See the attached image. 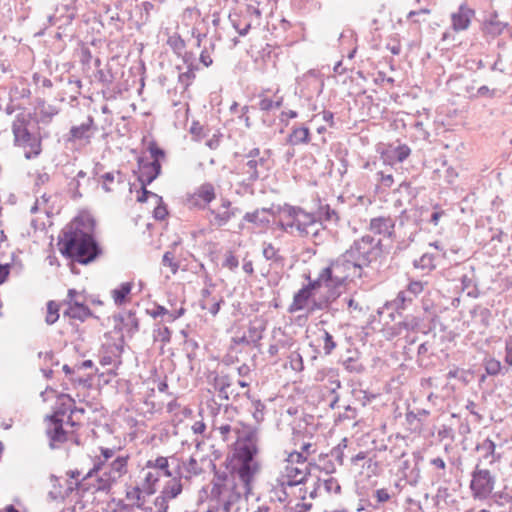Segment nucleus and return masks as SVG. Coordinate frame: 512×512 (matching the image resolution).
Here are the masks:
<instances>
[{
  "mask_svg": "<svg viewBox=\"0 0 512 512\" xmlns=\"http://www.w3.org/2000/svg\"><path fill=\"white\" fill-rule=\"evenodd\" d=\"M96 221L88 213L79 214L64 226L58 236L61 255L73 263L89 265L103 250L95 237Z\"/></svg>",
  "mask_w": 512,
  "mask_h": 512,
  "instance_id": "f257e3e1",
  "label": "nucleus"
},
{
  "mask_svg": "<svg viewBox=\"0 0 512 512\" xmlns=\"http://www.w3.org/2000/svg\"><path fill=\"white\" fill-rule=\"evenodd\" d=\"M382 240L366 234L355 239L344 252L358 266V278L363 276V269L376 262L383 253Z\"/></svg>",
  "mask_w": 512,
  "mask_h": 512,
  "instance_id": "f03ea898",
  "label": "nucleus"
},
{
  "mask_svg": "<svg viewBox=\"0 0 512 512\" xmlns=\"http://www.w3.org/2000/svg\"><path fill=\"white\" fill-rule=\"evenodd\" d=\"M345 256L346 254L343 252L324 268V275L330 277L333 284L332 300L340 296L351 278L358 277V266Z\"/></svg>",
  "mask_w": 512,
  "mask_h": 512,
  "instance_id": "7ed1b4c3",
  "label": "nucleus"
},
{
  "mask_svg": "<svg viewBox=\"0 0 512 512\" xmlns=\"http://www.w3.org/2000/svg\"><path fill=\"white\" fill-rule=\"evenodd\" d=\"M225 468L229 473L236 475L243 484V493L248 496L252 491V483L256 474L261 470L260 463L255 461H237L225 460Z\"/></svg>",
  "mask_w": 512,
  "mask_h": 512,
  "instance_id": "20e7f679",
  "label": "nucleus"
},
{
  "mask_svg": "<svg viewBox=\"0 0 512 512\" xmlns=\"http://www.w3.org/2000/svg\"><path fill=\"white\" fill-rule=\"evenodd\" d=\"M495 485V476L486 468H482L476 464L471 473L470 490L474 499H487Z\"/></svg>",
  "mask_w": 512,
  "mask_h": 512,
  "instance_id": "39448f33",
  "label": "nucleus"
},
{
  "mask_svg": "<svg viewBox=\"0 0 512 512\" xmlns=\"http://www.w3.org/2000/svg\"><path fill=\"white\" fill-rule=\"evenodd\" d=\"M63 305H67V309L63 312L64 317L84 322L93 316L91 309L85 304V297L76 289H69L67 298L63 300Z\"/></svg>",
  "mask_w": 512,
  "mask_h": 512,
  "instance_id": "423d86ee",
  "label": "nucleus"
},
{
  "mask_svg": "<svg viewBox=\"0 0 512 512\" xmlns=\"http://www.w3.org/2000/svg\"><path fill=\"white\" fill-rule=\"evenodd\" d=\"M256 431L250 430L242 437H238L237 443L232 455H227L225 460L237 461H255L258 453Z\"/></svg>",
  "mask_w": 512,
  "mask_h": 512,
  "instance_id": "0eeeda50",
  "label": "nucleus"
},
{
  "mask_svg": "<svg viewBox=\"0 0 512 512\" xmlns=\"http://www.w3.org/2000/svg\"><path fill=\"white\" fill-rule=\"evenodd\" d=\"M243 158L247 159V161L242 164L241 170L243 174L247 175V181L251 184L260 179V168L269 169L267 157L261 156V151L258 147L249 150L243 155Z\"/></svg>",
  "mask_w": 512,
  "mask_h": 512,
  "instance_id": "6e6552de",
  "label": "nucleus"
},
{
  "mask_svg": "<svg viewBox=\"0 0 512 512\" xmlns=\"http://www.w3.org/2000/svg\"><path fill=\"white\" fill-rule=\"evenodd\" d=\"M240 212L237 207H232V202L225 197L221 198V204L217 208L208 207L207 218L212 227L221 228Z\"/></svg>",
  "mask_w": 512,
  "mask_h": 512,
  "instance_id": "1a4fd4ad",
  "label": "nucleus"
},
{
  "mask_svg": "<svg viewBox=\"0 0 512 512\" xmlns=\"http://www.w3.org/2000/svg\"><path fill=\"white\" fill-rule=\"evenodd\" d=\"M98 131V127L95 124L94 117L88 115L86 121L80 125H74L70 128L69 132L65 135L66 143H83L88 145L91 143L92 138Z\"/></svg>",
  "mask_w": 512,
  "mask_h": 512,
  "instance_id": "9d476101",
  "label": "nucleus"
},
{
  "mask_svg": "<svg viewBox=\"0 0 512 512\" xmlns=\"http://www.w3.org/2000/svg\"><path fill=\"white\" fill-rule=\"evenodd\" d=\"M46 423L45 434L49 440V448L52 450L59 449L69 441V437L73 436V431L64 429V422L44 420Z\"/></svg>",
  "mask_w": 512,
  "mask_h": 512,
  "instance_id": "9b49d317",
  "label": "nucleus"
},
{
  "mask_svg": "<svg viewBox=\"0 0 512 512\" xmlns=\"http://www.w3.org/2000/svg\"><path fill=\"white\" fill-rule=\"evenodd\" d=\"M283 209L286 211V217H300L301 223L298 225V236L300 237L309 236L311 232L310 229L314 228L318 223L316 214L306 212L299 206H292L285 203V207Z\"/></svg>",
  "mask_w": 512,
  "mask_h": 512,
  "instance_id": "f8f14e48",
  "label": "nucleus"
},
{
  "mask_svg": "<svg viewBox=\"0 0 512 512\" xmlns=\"http://www.w3.org/2000/svg\"><path fill=\"white\" fill-rule=\"evenodd\" d=\"M161 171L160 161H149L145 157H138L137 170H134L133 173L138 174L137 180L139 183H152L159 177Z\"/></svg>",
  "mask_w": 512,
  "mask_h": 512,
  "instance_id": "ddd939ff",
  "label": "nucleus"
},
{
  "mask_svg": "<svg viewBox=\"0 0 512 512\" xmlns=\"http://www.w3.org/2000/svg\"><path fill=\"white\" fill-rule=\"evenodd\" d=\"M310 474L309 465H286L285 473L282 475V480L280 481V486L293 487L306 483Z\"/></svg>",
  "mask_w": 512,
  "mask_h": 512,
  "instance_id": "4468645a",
  "label": "nucleus"
},
{
  "mask_svg": "<svg viewBox=\"0 0 512 512\" xmlns=\"http://www.w3.org/2000/svg\"><path fill=\"white\" fill-rule=\"evenodd\" d=\"M76 410L75 400L69 394L61 393L57 396L52 413L46 415L44 420L64 422V417L69 413L76 414Z\"/></svg>",
  "mask_w": 512,
  "mask_h": 512,
  "instance_id": "2eb2a0df",
  "label": "nucleus"
},
{
  "mask_svg": "<svg viewBox=\"0 0 512 512\" xmlns=\"http://www.w3.org/2000/svg\"><path fill=\"white\" fill-rule=\"evenodd\" d=\"M115 454V451L111 448H101V455L103 459L100 457H95L93 467L87 472V474L80 481H76L74 484L72 482L69 483L67 488L66 496L71 493L74 489L83 488L84 490V482L94 475H97L100 471H102L105 467L106 461L112 458Z\"/></svg>",
  "mask_w": 512,
  "mask_h": 512,
  "instance_id": "dca6fc26",
  "label": "nucleus"
},
{
  "mask_svg": "<svg viewBox=\"0 0 512 512\" xmlns=\"http://www.w3.org/2000/svg\"><path fill=\"white\" fill-rule=\"evenodd\" d=\"M475 451L479 454L477 464L481 467L483 463L494 464L501 459V454L496 452V444L489 437L477 442Z\"/></svg>",
  "mask_w": 512,
  "mask_h": 512,
  "instance_id": "f3484780",
  "label": "nucleus"
},
{
  "mask_svg": "<svg viewBox=\"0 0 512 512\" xmlns=\"http://www.w3.org/2000/svg\"><path fill=\"white\" fill-rule=\"evenodd\" d=\"M30 124V114L20 113L15 117L12 124V132L16 145H21L24 142L30 141L32 134L28 126Z\"/></svg>",
  "mask_w": 512,
  "mask_h": 512,
  "instance_id": "a211bd4d",
  "label": "nucleus"
},
{
  "mask_svg": "<svg viewBox=\"0 0 512 512\" xmlns=\"http://www.w3.org/2000/svg\"><path fill=\"white\" fill-rule=\"evenodd\" d=\"M475 16V11L462 3L458 10L451 14V27L455 32L467 30L470 26L472 18Z\"/></svg>",
  "mask_w": 512,
  "mask_h": 512,
  "instance_id": "6ab92c4d",
  "label": "nucleus"
},
{
  "mask_svg": "<svg viewBox=\"0 0 512 512\" xmlns=\"http://www.w3.org/2000/svg\"><path fill=\"white\" fill-rule=\"evenodd\" d=\"M411 153V149L406 144H389L382 151L381 157L385 163L394 165L396 163H402Z\"/></svg>",
  "mask_w": 512,
  "mask_h": 512,
  "instance_id": "aec40b11",
  "label": "nucleus"
},
{
  "mask_svg": "<svg viewBox=\"0 0 512 512\" xmlns=\"http://www.w3.org/2000/svg\"><path fill=\"white\" fill-rule=\"evenodd\" d=\"M395 221L391 217H375L370 220L369 230L378 235L392 238L395 233Z\"/></svg>",
  "mask_w": 512,
  "mask_h": 512,
  "instance_id": "412c9836",
  "label": "nucleus"
},
{
  "mask_svg": "<svg viewBox=\"0 0 512 512\" xmlns=\"http://www.w3.org/2000/svg\"><path fill=\"white\" fill-rule=\"evenodd\" d=\"M172 459H174V457H172ZM175 460L179 462L177 458H175ZM174 474V478L166 483V485L164 486L160 493L168 501L175 499L178 495L181 494L183 490V486L181 483L182 473L180 463L177 464V468L175 469Z\"/></svg>",
  "mask_w": 512,
  "mask_h": 512,
  "instance_id": "4be33fe9",
  "label": "nucleus"
},
{
  "mask_svg": "<svg viewBox=\"0 0 512 512\" xmlns=\"http://www.w3.org/2000/svg\"><path fill=\"white\" fill-rule=\"evenodd\" d=\"M470 315L475 324H477L483 330H486L491 323L492 312L489 308L484 307L482 305H475L471 311Z\"/></svg>",
  "mask_w": 512,
  "mask_h": 512,
  "instance_id": "5701e85b",
  "label": "nucleus"
},
{
  "mask_svg": "<svg viewBox=\"0 0 512 512\" xmlns=\"http://www.w3.org/2000/svg\"><path fill=\"white\" fill-rule=\"evenodd\" d=\"M124 181V174L121 170L105 172L103 173V175H100V178H98V183L101 184V188L106 193H111L114 191L112 187V184L114 182H117L118 184H123Z\"/></svg>",
  "mask_w": 512,
  "mask_h": 512,
  "instance_id": "b1692460",
  "label": "nucleus"
},
{
  "mask_svg": "<svg viewBox=\"0 0 512 512\" xmlns=\"http://www.w3.org/2000/svg\"><path fill=\"white\" fill-rule=\"evenodd\" d=\"M461 289L466 292L467 296L477 298L480 294L477 279L475 277L474 269H471L469 273H464L460 277Z\"/></svg>",
  "mask_w": 512,
  "mask_h": 512,
  "instance_id": "393cba45",
  "label": "nucleus"
},
{
  "mask_svg": "<svg viewBox=\"0 0 512 512\" xmlns=\"http://www.w3.org/2000/svg\"><path fill=\"white\" fill-rule=\"evenodd\" d=\"M423 461V456L420 452L412 453V467L409 471H404V479L411 486H416L421 478L419 464Z\"/></svg>",
  "mask_w": 512,
  "mask_h": 512,
  "instance_id": "a878e982",
  "label": "nucleus"
},
{
  "mask_svg": "<svg viewBox=\"0 0 512 512\" xmlns=\"http://www.w3.org/2000/svg\"><path fill=\"white\" fill-rule=\"evenodd\" d=\"M312 296L313 294L308 290V288L303 286L294 294L293 301L290 304L288 311L290 313H294L305 309Z\"/></svg>",
  "mask_w": 512,
  "mask_h": 512,
  "instance_id": "bb28decb",
  "label": "nucleus"
},
{
  "mask_svg": "<svg viewBox=\"0 0 512 512\" xmlns=\"http://www.w3.org/2000/svg\"><path fill=\"white\" fill-rule=\"evenodd\" d=\"M115 320L120 321L127 330V333L132 337L140 329L139 319L136 317L134 311L129 310L125 315L119 314L114 316Z\"/></svg>",
  "mask_w": 512,
  "mask_h": 512,
  "instance_id": "cd10ccee",
  "label": "nucleus"
},
{
  "mask_svg": "<svg viewBox=\"0 0 512 512\" xmlns=\"http://www.w3.org/2000/svg\"><path fill=\"white\" fill-rule=\"evenodd\" d=\"M306 279L309 280V283L304 285L308 290L313 294L314 291L318 290L322 285L328 288L329 297H332L333 284L331 282L330 277H326L324 275V268L319 273L318 277L314 280H311L310 275L306 276Z\"/></svg>",
  "mask_w": 512,
  "mask_h": 512,
  "instance_id": "c85d7f7f",
  "label": "nucleus"
},
{
  "mask_svg": "<svg viewBox=\"0 0 512 512\" xmlns=\"http://www.w3.org/2000/svg\"><path fill=\"white\" fill-rule=\"evenodd\" d=\"M196 196L208 209L209 204L216 199L215 187L210 182H205L195 189Z\"/></svg>",
  "mask_w": 512,
  "mask_h": 512,
  "instance_id": "c756f323",
  "label": "nucleus"
},
{
  "mask_svg": "<svg viewBox=\"0 0 512 512\" xmlns=\"http://www.w3.org/2000/svg\"><path fill=\"white\" fill-rule=\"evenodd\" d=\"M263 257L271 261L272 264L283 267L285 258L280 254L279 249L275 248L272 243H263V251H262Z\"/></svg>",
  "mask_w": 512,
  "mask_h": 512,
  "instance_id": "7c9ffc66",
  "label": "nucleus"
},
{
  "mask_svg": "<svg viewBox=\"0 0 512 512\" xmlns=\"http://www.w3.org/2000/svg\"><path fill=\"white\" fill-rule=\"evenodd\" d=\"M287 142L291 145L308 144L310 142L309 129L307 127L293 128Z\"/></svg>",
  "mask_w": 512,
  "mask_h": 512,
  "instance_id": "2f4dec72",
  "label": "nucleus"
},
{
  "mask_svg": "<svg viewBox=\"0 0 512 512\" xmlns=\"http://www.w3.org/2000/svg\"><path fill=\"white\" fill-rule=\"evenodd\" d=\"M506 27L507 23L498 20L496 12L491 14L490 18L484 22L485 32L493 36L500 35Z\"/></svg>",
  "mask_w": 512,
  "mask_h": 512,
  "instance_id": "473e14b6",
  "label": "nucleus"
},
{
  "mask_svg": "<svg viewBox=\"0 0 512 512\" xmlns=\"http://www.w3.org/2000/svg\"><path fill=\"white\" fill-rule=\"evenodd\" d=\"M243 221L252 223L258 228H268L270 225L269 218L265 214H262L260 209L245 213Z\"/></svg>",
  "mask_w": 512,
  "mask_h": 512,
  "instance_id": "72a5a7b5",
  "label": "nucleus"
},
{
  "mask_svg": "<svg viewBox=\"0 0 512 512\" xmlns=\"http://www.w3.org/2000/svg\"><path fill=\"white\" fill-rule=\"evenodd\" d=\"M404 329L406 331H422V320L413 315H407L402 321L396 324L394 329Z\"/></svg>",
  "mask_w": 512,
  "mask_h": 512,
  "instance_id": "f704fd0d",
  "label": "nucleus"
},
{
  "mask_svg": "<svg viewBox=\"0 0 512 512\" xmlns=\"http://www.w3.org/2000/svg\"><path fill=\"white\" fill-rule=\"evenodd\" d=\"M131 282L121 283L120 286L114 290H112V298L116 305H122L127 301L128 295L132 290Z\"/></svg>",
  "mask_w": 512,
  "mask_h": 512,
  "instance_id": "c9c22d12",
  "label": "nucleus"
},
{
  "mask_svg": "<svg viewBox=\"0 0 512 512\" xmlns=\"http://www.w3.org/2000/svg\"><path fill=\"white\" fill-rule=\"evenodd\" d=\"M245 396L251 400L253 406V418L257 423H261L265 417V404L260 399H255L249 391L245 393Z\"/></svg>",
  "mask_w": 512,
  "mask_h": 512,
  "instance_id": "e433bc0d",
  "label": "nucleus"
},
{
  "mask_svg": "<svg viewBox=\"0 0 512 512\" xmlns=\"http://www.w3.org/2000/svg\"><path fill=\"white\" fill-rule=\"evenodd\" d=\"M147 468H155L162 471L166 477L173 476V473L169 469L168 458L164 456H158L155 460H148L146 463Z\"/></svg>",
  "mask_w": 512,
  "mask_h": 512,
  "instance_id": "4c0bfd02",
  "label": "nucleus"
},
{
  "mask_svg": "<svg viewBox=\"0 0 512 512\" xmlns=\"http://www.w3.org/2000/svg\"><path fill=\"white\" fill-rule=\"evenodd\" d=\"M20 146L29 147L30 151L25 152L26 159L36 158L41 154V139L35 135L31 137L30 141L22 143Z\"/></svg>",
  "mask_w": 512,
  "mask_h": 512,
  "instance_id": "58836bf2",
  "label": "nucleus"
},
{
  "mask_svg": "<svg viewBox=\"0 0 512 512\" xmlns=\"http://www.w3.org/2000/svg\"><path fill=\"white\" fill-rule=\"evenodd\" d=\"M215 389L219 392V397L221 399L228 400L229 392L228 388L231 386L230 377L228 375H223L221 377L216 376L214 379Z\"/></svg>",
  "mask_w": 512,
  "mask_h": 512,
  "instance_id": "ea45409f",
  "label": "nucleus"
},
{
  "mask_svg": "<svg viewBox=\"0 0 512 512\" xmlns=\"http://www.w3.org/2000/svg\"><path fill=\"white\" fill-rule=\"evenodd\" d=\"M128 456H118L114 459L108 467L112 470V474H115L119 479L127 473Z\"/></svg>",
  "mask_w": 512,
  "mask_h": 512,
  "instance_id": "a19ab883",
  "label": "nucleus"
},
{
  "mask_svg": "<svg viewBox=\"0 0 512 512\" xmlns=\"http://www.w3.org/2000/svg\"><path fill=\"white\" fill-rule=\"evenodd\" d=\"M356 356H350L342 361L344 368L350 373H362L364 366L359 361L358 352H355Z\"/></svg>",
  "mask_w": 512,
  "mask_h": 512,
  "instance_id": "79ce46f5",
  "label": "nucleus"
},
{
  "mask_svg": "<svg viewBox=\"0 0 512 512\" xmlns=\"http://www.w3.org/2000/svg\"><path fill=\"white\" fill-rule=\"evenodd\" d=\"M316 216L317 222L319 221L320 223L322 220L335 222L339 220L337 212L334 209H332L328 204L321 205L318 209Z\"/></svg>",
  "mask_w": 512,
  "mask_h": 512,
  "instance_id": "37998d69",
  "label": "nucleus"
},
{
  "mask_svg": "<svg viewBox=\"0 0 512 512\" xmlns=\"http://www.w3.org/2000/svg\"><path fill=\"white\" fill-rule=\"evenodd\" d=\"M319 340H321L323 343L322 348L324 355L326 356L332 354L334 349L337 347V342L335 341L334 337L325 329L322 331V335Z\"/></svg>",
  "mask_w": 512,
  "mask_h": 512,
  "instance_id": "c03bdc74",
  "label": "nucleus"
},
{
  "mask_svg": "<svg viewBox=\"0 0 512 512\" xmlns=\"http://www.w3.org/2000/svg\"><path fill=\"white\" fill-rule=\"evenodd\" d=\"M407 429L410 432H420L422 429V419L419 414H415L413 411H408L405 415Z\"/></svg>",
  "mask_w": 512,
  "mask_h": 512,
  "instance_id": "a18cd8bd",
  "label": "nucleus"
},
{
  "mask_svg": "<svg viewBox=\"0 0 512 512\" xmlns=\"http://www.w3.org/2000/svg\"><path fill=\"white\" fill-rule=\"evenodd\" d=\"M224 302L223 297H220L219 299L213 298L211 303L209 300L201 299L199 305L201 309L208 310L213 316H216Z\"/></svg>",
  "mask_w": 512,
  "mask_h": 512,
  "instance_id": "49530a36",
  "label": "nucleus"
},
{
  "mask_svg": "<svg viewBox=\"0 0 512 512\" xmlns=\"http://www.w3.org/2000/svg\"><path fill=\"white\" fill-rule=\"evenodd\" d=\"M60 304L50 300L47 303V315L45 321L48 325L54 324L59 319Z\"/></svg>",
  "mask_w": 512,
  "mask_h": 512,
  "instance_id": "de8ad7c7",
  "label": "nucleus"
},
{
  "mask_svg": "<svg viewBox=\"0 0 512 512\" xmlns=\"http://www.w3.org/2000/svg\"><path fill=\"white\" fill-rule=\"evenodd\" d=\"M196 78V74L192 72V69H188L185 72H180L178 75V84L182 87V93L188 90Z\"/></svg>",
  "mask_w": 512,
  "mask_h": 512,
  "instance_id": "09e8293b",
  "label": "nucleus"
},
{
  "mask_svg": "<svg viewBox=\"0 0 512 512\" xmlns=\"http://www.w3.org/2000/svg\"><path fill=\"white\" fill-rule=\"evenodd\" d=\"M330 299H332V297H329V295L327 297H325L324 299H320V300L314 299L312 301L311 305L308 307V310H307L308 314H312L315 311H319V310H326L327 312H329L331 310Z\"/></svg>",
  "mask_w": 512,
  "mask_h": 512,
  "instance_id": "8fccbe9b",
  "label": "nucleus"
},
{
  "mask_svg": "<svg viewBox=\"0 0 512 512\" xmlns=\"http://www.w3.org/2000/svg\"><path fill=\"white\" fill-rule=\"evenodd\" d=\"M80 186V181L74 177H72L67 183V193L70 195V198L74 201L79 200L83 197V194L80 191Z\"/></svg>",
  "mask_w": 512,
  "mask_h": 512,
  "instance_id": "3c124183",
  "label": "nucleus"
},
{
  "mask_svg": "<svg viewBox=\"0 0 512 512\" xmlns=\"http://www.w3.org/2000/svg\"><path fill=\"white\" fill-rule=\"evenodd\" d=\"M424 285L425 283L422 281H410L406 289L401 291V299H403L406 294H411L412 296L417 297L423 292Z\"/></svg>",
  "mask_w": 512,
  "mask_h": 512,
  "instance_id": "603ef678",
  "label": "nucleus"
},
{
  "mask_svg": "<svg viewBox=\"0 0 512 512\" xmlns=\"http://www.w3.org/2000/svg\"><path fill=\"white\" fill-rule=\"evenodd\" d=\"M485 371L490 376H496L501 373L502 365L499 360L495 358L485 359L484 361Z\"/></svg>",
  "mask_w": 512,
  "mask_h": 512,
  "instance_id": "864d4df0",
  "label": "nucleus"
},
{
  "mask_svg": "<svg viewBox=\"0 0 512 512\" xmlns=\"http://www.w3.org/2000/svg\"><path fill=\"white\" fill-rule=\"evenodd\" d=\"M167 44L177 54L182 55L185 49V41L179 35H173L168 38Z\"/></svg>",
  "mask_w": 512,
  "mask_h": 512,
  "instance_id": "5fc2aeb1",
  "label": "nucleus"
},
{
  "mask_svg": "<svg viewBox=\"0 0 512 512\" xmlns=\"http://www.w3.org/2000/svg\"><path fill=\"white\" fill-rule=\"evenodd\" d=\"M414 266L421 269H433L435 268L434 256L432 254L425 253L418 260L414 261Z\"/></svg>",
  "mask_w": 512,
  "mask_h": 512,
  "instance_id": "6e6d98bb",
  "label": "nucleus"
},
{
  "mask_svg": "<svg viewBox=\"0 0 512 512\" xmlns=\"http://www.w3.org/2000/svg\"><path fill=\"white\" fill-rule=\"evenodd\" d=\"M96 79L105 86H110L114 81V75L111 69H97L95 74Z\"/></svg>",
  "mask_w": 512,
  "mask_h": 512,
  "instance_id": "4d7b16f0",
  "label": "nucleus"
},
{
  "mask_svg": "<svg viewBox=\"0 0 512 512\" xmlns=\"http://www.w3.org/2000/svg\"><path fill=\"white\" fill-rule=\"evenodd\" d=\"M212 484L210 492V500L215 501L217 505H220L223 501V493L226 490V485Z\"/></svg>",
  "mask_w": 512,
  "mask_h": 512,
  "instance_id": "13d9d810",
  "label": "nucleus"
},
{
  "mask_svg": "<svg viewBox=\"0 0 512 512\" xmlns=\"http://www.w3.org/2000/svg\"><path fill=\"white\" fill-rule=\"evenodd\" d=\"M415 297L411 294H406L403 299H401V291L397 294L396 298L390 303L392 307L396 310L404 309L407 304H411Z\"/></svg>",
  "mask_w": 512,
  "mask_h": 512,
  "instance_id": "bf43d9fd",
  "label": "nucleus"
},
{
  "mask_svg": "<svg viewBox=\"0 0 512 512\" xmlns=\"http://www.w3.org/2000/svg\"><path fill=\"white\" fill-rule=\"evenodd\" d=\"M322 485H323L324 490L328 494H330V493L339 494L341 492V486H340L338 480L333 477H329V478L323 480Z\"/></svg>",
  "mask_w": 512,
  "mask_h": 512,
  "instance_id": "052dcab7",
  "label": "nucleus"
},
{
  "mask_svg": "<svg viewBox=\"0 0 512 512\" xmlns=\"http://www.w3.org/2000/svg\"><path fill=\"white\" fill-rule=\"evenodd\" d=\"M140 184H141V187L138 191L137 202L145 203L149 197H153L155 199H157L159 197L158 194L147 189V186L150 185L151 183H140Z\"/></svg>",
  "mask_w": 512,
  "mask_h": 512,
  "instance_id": "680f3d73",
  "label": "nucleus"
},
{
  "mask_svg": "<svg viewBox=\"0 0 512 512\" xmlns=\"http://www.w3.org/2000/svg\"><path fill=\"white\" fill-rule=\"evenodd\" d=\"M286 462H287V465L296 464V465H299V466H303V465L311 466V463H307L306 457L303 456V453L302 452H297V451L291 452L288 455V457L286 459Z\"/></svg>",
  "mask_w": 512,
  "mask_h": 512,
  "instance_id": "e2e57ef3",
  "label": "nucleus"
},
{
  "mask_svg": "<svg viewBox=\"0 0 512 512\" xmlns=\"http://www.w3.org/2000/svg\"><path fill=\"white\" fill-rule=\"evenodd\" d=\"M183 467L185 471L190 475L198 476L203 471L194 457H190L187 462H184Z\"/></svg>",
  "mask_w": 512,
  "mask_h": 512,
  "instance_id": "0e129e2a",
  "label": "nucleus"
},
{
  "mask_svg": "<svg viewBox=\"0 0 512 512\" xmlns=\"http://www.w3.org/2000/svg\"><path fill=\"white\" fill-rule=\"evenodd\" d=\"M229 19L231 21L232 26L237 30L239 35L245 36L248 34L251 24L249 22L245 23V25L242 27L240 23V18L237 15H229Z\"/></svg>",
  "mask_w": 512,
  "mask_h": 512,
  "instance_id": "69168bd1",
  "label": "nucleus"
},
{
  "mask_svg": "<svg viewBox=\"0 0 512 512\" xmlns=\"http://www.w3.org/2000/svg\"><path fill=\"white\" fill-rule=\"evenodd\" d=\"M162 265L168 266L173 274H176L179 269V263L174 261V253L166 251L162 257Z\"/></svg>",
  "mask_w": 512,
  "mask_h": 512,
  "instance_id": "338daca9",
  "label": "nucleus"
},
{
  "mask_svg": "<svg viewBox=\"0 0 512 512\" xmlns=\"http://www.w3.org/2000/svg\"><path fill=\"white\" fill-rule=\"evenodd\" d=\"M437 436L440 441L449 440L453 442L455 439L453 428L445 424L438 429Z\"/></svg>",
  "mask_w": 512,
  "mask_h": 512,
  "instance_id": "774afa93",
  "label": "nucleus"
}]
</instances>
